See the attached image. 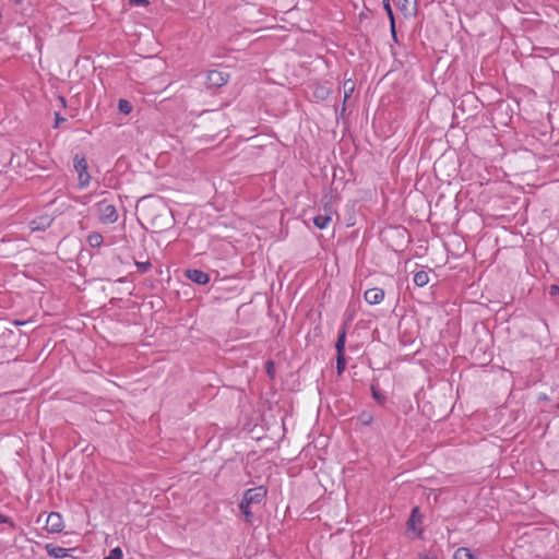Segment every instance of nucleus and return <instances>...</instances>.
I'll use <instances>...</instances> for the list:
<instances>
[{
  "label": "nucleus",
  "mask_w": 559,
  "mask_h": 559,
  "mask_svg": "<svg viewBox=\"0 0 559 559\" xmlns=\"http://www.w3.org/2000/svg\"><path fill=\"white\" fill-rule=\"evenodd\" d=\"M346 369V357L345 355H336V372L341 376Z\"/></svg>",
  "instance_id": "nucleus-18"
},
{
  "label": "nucleus",
  "mask_w": 559,
  "mask_h": 559,
  "mask_svg": "<svg viewBox=\"0 0 559 559\" xmlns=\"http://www.w3.org/2000/svg\"><path fill=\"white\" fill-rule=\"evenodd\" d=\"M329 94H330L329 88L323 85H318L314 88V96L320 99H325L329 96Z\"/></svg>",
  "instance_id": "nucleus-19"
},
{
  "label": "nucleus",
  "mask_w": 559,
  "mask_h": 559,
  "mask_svg": "<svg viewBox=\"0 0 559 559\" xmlns=\"http://www.w3.org/2000/svg\"><path fill=\"white\" fill-rule=\"evenodd\" d=\"M548 293L551 297H558L559 296V285H550Z\"/></svg>",
  "instance_id": "nucleus-27"
},
{
  "label": "nucleus",
  "mask_w": 559,
  "mask_h": 559,
  "mask_svg": "<svg viewBox=\"0 0 559 559\" xmlns=\"http://www.w3.org/2000/svg\"><path fill=\"white\" fill-rule=\"evenodd\" d=\"M384 290L379 287L369 288L364 294L365 301L371 306L381 304L384 299Z\"/></svg>",
  "instance_id": "nucleus-8"
},
{
  "label": "nucleus",
  "mask_w": 559,
  "mask_h": 559,
  "mask_svg": "<svg viewBox=\"0 0 559 559\" xmlns=\"http://www.w3.org/2000/svg\"><path fill=\"white\" fill-rule=\"evenodd\" d=\"M10 2H13L14 4H21L23 0H9Z\"/></svg>",
  "instance_id": "nucleus-34"
},
{
  "label": "nucleus",
  "mask_w": 559,
  "mask_h": 559,
  "mask_svg": "<svg viewBox=\"0 0 559 559\" xmlns=\"http://www.w3.org/2000/svg\"><path fill=\"white\" fill-rule=\"evenodd\" d=\"M51 223L52 218L49 215H41L29 222V228L32 231L46 230Z\"/></svg>",
  "instance_id": "nucleus-9"
},
{
  "label": "nucleus",
  "mask_w": 559,
  "mask_h": 559,
  "mask_svg": "<svg viewBox=\"0 0 559 559\" xmlns=\"http://www.w3.org/2000/svg\"><path fill=\"white\" fill-rule=\"evenodd\" d=\"M372 397L381 405H383L386 401V397L383 393L380 392L376 386H371Z\"/></svg>",
  "instance_id": "nucleus-20"
},
{
  "label": "nucleus",
  "mask_w": 559,
  "mask_h": 559,
  "mask_svg": "<svg viewBox=\"0 0 559 559\" xmlns=\"http://www.w3.org/2000/svg\"><path fill=\"white\" fill-rule=\"evenodd\" d=\"M44 549L46 550V552L49 557L56 558V559L71 557L70 552L73 550V549L57 546L52 543L45 544Z\"/></svg>",
  "instance_id": "nucleus-7"
},
{
  "label": "nucleus",
  "mask_w": 559,
  "mask_h": 559,
  "mask_svg": "<svg viewBox=\"0 0 559 559\" xmlns=\"http://www.w3.org/2000/svg\"><path fill=\"white\" fill-rule=\"evenodd\" d=\"M118 109L120 112L128 115L131 112L132 106L130 102H128L127 99H120L118 104Z\"/></svg>",
  "instance_id": "nucleus-21"
},
{
  "label": "nucleus",
  "mask_w": 559,
  "mask_h": 559,
  "mask_svg": "<svg viewBox=\"0 0 559 559\" xmlns=\"http://www.w3.org/2000/svg\"><path fill=\"white\" fill-rule=\"evenodd\" d=\"M414 284L418 287H424L429 283V275L426 271L420 270L414 274Z\"/></svg>",
  "instance_id": "nucleus-11"
},
{
  "label": "nucleus",
  "mask_w": 559,
  "mask_h": 559,
  "mask_svg": "<svg viewBox=\"0 0 559 559\" xmlns=\"http://www.w3.org/2000/svg\"><path fill=\"white\" fill-rule=\"evenodd\" d=\"M96 213L100 223L109 225L118 219V212L116 205L107 199H104L95 204Z\"/></svg>",
  "instance_id": "nucleus-1"
},
{
  "label": "nucleus",
  "mask_w": 559,
  "mask_h": 559,
  "mask_svg": "<svg viewBox=\"0 0 559 559\" xmlns=\"http://www.w3.org/2000/svg\"><path fill=\"white\" fill-rule=\"evenodd\" d=\"M358 421L364 425V426H369L372 421H373V416L370 412L368 411H362L359 415H358Z\"/></svg>",
  "instance_id": "nucleus-16"
},
{
  "label": "nucleus",
  "mask_w": 559,
  "mask_h": 559,
  "mask_svg": "<svg viewBox=\"0 0 559 559\" xmlns=\"http://www.w3.org/2000/svg\"><path fill=\"white\" fill-rule=\"evenodd\" d=\"M122 550L119 547H116L110 550L109 556L104 559H122Z\"/></svg>",
  "instance_id": "nucleus-24"
},
{
  "label": "nucleus",
  "mask_w": 559,
  "mask_h": 559,
  "mask_svg": "<svg viewBox=\"0 0 559 559\" xmlns=\"http://www.w3.org/2000/svg\"><path fill=\"white\" fill-rule=\"evenodd\" d=\"M229 74L225 71L212 70L209 71L206 83L209 87H221L228 82Z\"/></svg>",
  "instance_id": "nucleus-5"
},
{
  "label": "nucleus",
  "mask_w": 559,
  "mask_h": 559,
  "mask_svg": "<svg viewBox=\"0 0 559 559\" xmlns=\"http://www.w3.org/2000/svg\"><path fill=\"white\" fill-rule=\"evenodd\" d=\"M273 369H274V362L272 360L266 361V372L271 378L274 377Z\"/></svg>",
  "instance_id": "nucleus-28"
},
{
  "label": "nucleus",
  "mask_w": 559,
  "mask_h": 559,
  "mask_svg": "<svg viewBox=\"0 0 559 559\" xmlns=\"http://www.w3.org/2000/svg\"><path fill=\"white\" fill-rule=\"evenodd\" d=\"M74 169L79 177V188L84 189L91 182V176L87 171V162L84 156L75 155L74 157Z\"/></svg>",
  "instance_id": "nucleus-2"
},
{
  "label": "nucleus",
  "mask_w": 559,
  "mask_h": 559,
  "mask_svg": "<svg viewBox=\"0 0 559 559\" xmlns=\"http://www.w3.org/2000/svg\"><path fill=\"white\" fill-rule=\"evenodd\" d=\"M15 324H16V325H22V324H24V322L16 321V322H15Z\"/></svg>",
  "instance_id": "nucleus-35"
},
{
  "label": "nucleus",
  "mask_w": 559,
  "mask_h": 559,
  "mask_svg": "<svg viewBox=\"0 0 559 559\" xmlns=\"http://www.w3.org/2000/svg\"><path fill=\"white\" fill-rule=\"evenodd\" d=\"M355 88V83L352 80H347L344 82V104L348 98H350Z\"/></svg>",
  "instance_id": "nucleus-17"
},
{
  "label": "nucleus",
  "mask_w": 559,
  "mask_h": 559,
  "mask_svg": "<svg viewBox=\"0 0 559 559\" xmlns=\"http://www.w3.org/2000/svg\"><path fill=\"white\" fill-rule=\"evenodd\" d=\"M135 266L139 273L144 274L152 267V264L150 261L135 262Z\"/></svg>",
  "instance_id": "nucleus-22"
},
{
  "label": "nucleus",
  "mask_w": 559,
  "mask_h": 559,
  "mask_svg": "<svg viewBox=\"0 0 559 559\" xmlns=\"http://www.w3.org/2000/svg\"><path fill=\"white\" fill-rule=\"evenodd\" d=\"M58 102L60 103V106L61 107H66L67 106V100L63 96H58Z\"/></svg>",
  "instance_id": "nucleus-32"
},
{
  "label": "nucleus",
  "mask_w": 559,
  "mask_h": 559,
  "mask_svg": "<svg viewBox=\"0 0 559 559\" xmlns=\"http://www.w3.org/2000/svg\"><path fill=\"white\" fill-rule=\"evenodd\" d=\"M64 527L63 518L58 512H50L47 515L45 530L48 533H60Z\"/></svg>",
  "instance_id": "nucleus-4"
},
{
  "label": "nucleus",
  "mask_w": 559,
  "mask_h": 559,
  "mask_svg": "<svg viewBox=\"0 0 559 559\" xmlns=\"http://www.w3.org/2000/svg\"><path fill=\"white\" fill-rule=\"evenodd\" d=\"M0 524H9L10 528H14V522L7 515L0 513Z\"/></svg>",
  "instance_id": "nucleus-26"
},
{
  "label": "nucleus",
  "mask_w": 559,
  "mask_h": 559,
  "mask_svg": "<svg viewBox=\"0 0 559 559\" xmlns=\"http://www.w3.org/2000/svg\"><path fill=\"white\" fill-rule=\"evenodd\" d=\"M390 31H391L393 39L396 40L395 21L393 22V24L390 23Z\"/></svg>",
  "instance_id": "nucleus-31"
},
{
  "label": "nucleus",
  "mask_w": 559,
  "mask_h": 559,
  "mask_svg": "<svg viewBox=\"0 0 559 559\" xmlns=\"http://www.w3.org/2000/svg\"><path fill=\"white\" fill-rule=\"evenodd\" d=\"M417 513H418V508L415 507L413 510H412V513H411V518L408 520V526L409 528L412 530H416L415 527V523L417 521Z\"/></svg>",
  "instance_id": "nucleus-25"
},
{
  "label": "nucleus",
  "mask_w": 559,
  "mask_h": 559,
  "mask_svg": "<svg viewBox=\"0 0 559 559\" xmlns=\"http://www.w3.org/2000/svg\"><path fill=\"white\" fill-rule=\"evenodd\" d=\"M185 276L194 284L205 285L210 282V275L198 269H189L185 272Z\"/></svg>",
  "instance_id": "nucleus-6"
},
{
  "label": "nucleus",
  "mask_w": 559,
  "mask_h": 559,
  "mask_svg": "<svg viewBox=\"0 0 559 559\" xmlns=\"http://www.w3.org/2000/svg\"><path fill=\"white\" fill-rule=\"evenodd\" d=\"M383 7H384V10H385V12H386V14L389 16L390 23L393 24L395 19H394V13L392 11L390 1L389 0H383Z\"/></svg>",
  "instance_id": "nucleus-23"
},
{
  "label": "nucleus",
  "mask_w": 559,
  "mask_h": 559,
  "mask_svg": "<svg viewBox=\"0 0 559 559\" xmlns=\"http://www.w3.org/2000/svg\"><path fill=\"white\" fill-rule=\"evenodd\" d=\"M332 218L326 214H319L313 217V224L319 229H325L331 223Z\"/></svg>",
  "instance_id": "nucleus-12"
},
{
  "label": "nucleus",
  "mask_w": 559,
  "mask_h": 559,
  "mask_svg": "<svg viewBox=\"0 0 559 559\" xmlns=\"http://www.w3.org/2000/svg\"><path fill=\"white\" fill-rule=\"evenodd\" d=\"M266 488L264 486H257L250 489H247L242 496V501L249 504H258L260 503L264 497L266 496Z\"/></svg>",
  "instance_id": "nucleus-3"
},
{
  "label": "nucleus",
  "mask_w": 559,
  "mask_h": 559,
  "mask_svg": "<svg viewBox=\"0 0 559 559\" xmlns=\"http://www.w3.org/2000/svg\"><path fill=\"white\" fill-rule=\"evenodd\" d=\"M55 128H58L59 124L63 121H66V118H63L59 112H55Z\"/></svg>",
  "instance_id": "nucleus-30"
},
{
  "label": "nucleus",
  "mask_w": 559,
  "mask_h": 559,
  "mask_svg": "<svg viewBox=\"0 0 559 559\" xmlns=\"http://www.w3.org/2000/svg\"><path fill=\"white\" fill-rule=\"evenodd\" d=\"M250 506L251 504L246 503L245 501L240 500L239 509L248 523L252 522V516H253V514L250 510Z\"/></svg>",
  "instance_id": "nucleus-15"
},
{
  "label": "nucleus",
  "mask_w": 559,
  "mask_h": 559,
  "mask_svg": "<svg viewBox=\"0 0 559 559\" xmlns=\"http://www.w3.org/2000/svg\"><path fill=\"white\" fill-rule=\"evenodd\" d=\"M346 343V325H343L338 331V336L335 342L336 355H345Z\"/></svg>",
  "instance_id": "nucleus-10"
},
{
  "label": "nucleus",
  "mask_w": 559,
  "mask_h": 559,
  "mask_svg": "<svg viewBox=\"0 0 559 559\" xmlns=\"http://www.w3.org/2000/svg\"><path fill=\"white\" fill-rule=\"evenodd\" d=\"M418 559H437V556L432 552H420Z\"/></svg>",
  "instance_id": "nucleus-29"
},
{
  "label": "nucleus",
  "mask_w": 559,
  "mask_h": 559,
  "mask_svg": "<svg viewBox=\"0 0 559 559\" xmlns=\"http://www.w3.org/2000/svg\"><path fill=\"white\" fill-rule=\"evenodd\" d=\"M135 2L139 4H147L148 3L147 0H135Z\"/></svg>",
  "instance_id": "nucleus-33"
},
{
  "label": "nucleus",
  "mask_w": 559,
  "mask_h": 559,
  "mask_svg": "<svg viewBox=\"0 0 559 559\" xmlns=\"http://www.w3.org/2000/svg\"><path fill=\"white\" fill-rule=\"evenodd\" d=\"M454 559H474V556L469 548L460 547L454 551Z\"/></svg>",
  "instance_id": "nucleus-14"
},
{
  "label": "nucleus",
  "mask_w": 559,
  "mask_h": 559,
  "mask_svg": "<svg viewBox=\"0 0 559 559\" xmlns=\"http://www.w3.org/2000/svg\"><path fill=\"white\" fill-rule=\"evenodd\" d=\"M86 241L92 248H98L102 246L104 237L99 233H91L87 236Z\"/></svg>",
  "instance_id": "nucleus-13"
}]
</instances>
